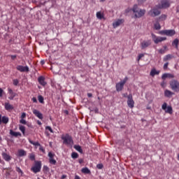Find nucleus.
<instances>
[{
    "label": "nucleus",
    "instance_id": "a878e982",
    "mask_svg": "<svg viewBox=\"0 0 179 179\" xmlns=\"http://www.w3.org/2000/svg\"><path fill=\"white\" fill-rule=\"evenodd\" d=\"M74 149L79 152V153H83V150H82V147L80 145H74Z\"/></svg>",
    "mask_w": 179,
    "mask_h": 179
},
{
    "label": "nucleus",
    "instance_id": "412c9836",
    "mask_svg": "<svg viewBox=\"0 0 179 179\" xmlns=\"http://www.w3.org/2000/svg\"><path fill=\"white\" fill-rule=\"evenodd\" d=\"M1 122H3V124H8V122H9V117L6 116H3L1 118V116H0V124Z\"/></svg>",
    "mask_w": 179,
    "mask_h": 179
},
{
    "label": "nucleus",
    "instance_id": "e433bc0d",
    "mask_svg": "<svg viewBox=\"0 0 179 179\" xmlns=\"http://www.w3.org/2000/svg\"><path fill=\"white\" fill-rule=\"evenodd\" d=\"M38 99L39 103H44V97H43V96L39 95L38 96Z\"/></svg>",
    "mask_w": 179,
    "mask_h": 179
},
{
    "label": "nucleus",
    "instance_id": "c85d7f7f",
    "mask_svg": "<svg viewBox=\"0 0 179 179\" xmlns=\"http://www.w3.org/2000/svg\"><path fill=\"white\" fill-rule=\"evenodd\" d=\"M173 58V55H166L164 57V61L166 62V61H169L170 59H171Z\"/></svg>",
    "mask_w": 179,
    "mask_h": 179
},
{
    "label": "nucleus",
    "instance_id": "6e6552de",
    "mask_svg": "<svg viewBox=\"0 0 179 179\" xmlns=\"http://www.w3.org/2000/svg\"><path fill=\"white\" fill-rule=\"evenodd\" d=\"M31 170L34 173H40V170H41V162H36L35 163V166L31 168Z\"/></svg>",
    "mask_w": 179,
    "mask_h": 179
},
{
    "label": "nucleus",
    "instance_id": "6ab92c4d",
    "mask_svg": "<svg viewBox=\"0 0 179 179\" xmlns=\"http://www.w3.org/2000/svg\"><path fill=\"white\" fill-rule=\"evenodd\" d=\"M169 6H170V3H169L168 1H164L162 2V6H159V9H162V8H169Z\"/></svg>",
    "mask_w": 179,
    "mask_h": 179
},
{
    "label": "nucleus",
    "instance_id": "2f4dec72",
    "mask_svg": "<svg viewBox=\"0 0 179 179\" xmlns=\"http://www.w3.org/2000/svg\"><path fill=\"white\" fill-rule=\"evenodd\" d=\"M15 170L18 174H20V176H23V171H22L19 166H16Z\"/></svg>",
    "mask_w": 179,
    "mask_h": 179
},
{
    "label": "nucleus",
    "instance_id": "c9c22d12",
    "mask_svg": "<svg viewBox=\"0 0 179 179\" xmlns=\"http://www.w3.org/2000/svg\"><path fill=\"white\" fill-rule=\"evenodd\" d=\"M167 49V46H164V49H159V54H164L166 52V50Z\"/></svg>",
    "mask_w": 179,
    "mask_h": 179
},
{
    "label": "nucleus",
    "instance_id": "393cba45",
    "mask_svg": "<svg viewBox=\"0 0 179 179\" xmlns=\"http://www.w3.org/2000/svg\"><path fill=\"white\" fill-rule=\"evenodd\" d=\"M81 171L84 174H90V173H91L90 169H89V168H87V167L83 168Z\"/></svg>",
    "mask_w": 179,
    "mask_h": 179
},
{
    "label": "nucleus",
    "instance_id": "b1692460",
    "mask_svg": "<svg viewBox=\"0 0 179 179\" xmlns=\"http://www.w3.org/2000/svg\"><path fill=\"white\" fill-rule=\"evenodd\" d=\"M160 73V71H156V69H153L151 70L150 75V76H155V75H159Z\"/></svg>",
    "mask_w": 179,
    "mask_h": 179
},
{
    "label": "nucleus",
    "instance_id": "5701e85b",
    "mask_svg": "<svg viewBox=\"0 0 179 179\" xmlns=\"http://www.w3.org/2000/svg\"><path fill=\"white\" fill-rule=\"evenodd\" d=\"M10 135H11V136H15V138L22 136L20 132L13 131L12 129L10 130Z\"/></svg>",
    "mask_w": 179,
    "mask_h": 179
},
{
    "label": "nucleus",
    "instance_id": "0e129e2a",
    "mask_svg": "<svg viewBox=\"0 0 179 179\" xmlns=\"http://www.w3.org/2000/svg\"><path fill=\"white\" fill-rule=\"evenodd\" d=\"M38 124L39 125H41V122H38Z\"/></svg>",
    "mask_w": 179,
    "mask_h": 179
},
{
    "label": "nucleus",
    "instance_id": "09e8293b",
    "mask_svg": "<svg viewBox=\"0 0 179 179\" xmlns=\"http://www.w3.org/2000/svg\"><path fill=\"white\" fill-rule=\"evenodd\" d=\"M166 83L164 82V80H163L162 83H161V86L162 87H164L166 86Z\"/></svg>",
    "mask_w": 179,
    "mask_h": 179
},
{
    "label": "nucleus",
    "instance_id": "2eb2a0df",
    "mask_svg": "<svg viewBox=\"0 0 179 179\" xmlns=\"http://www.w3.org/2000/svg\"><path fill=\"white\" fill-rule=\"evenodd\" d=\"M32 112L33 114L36 115V117H38V118H39V120H43V114L40 113V111L37 110L36 109H34Z\"/></svg>",
    "mask_w": 179,
    "mask_h": 179
},
{
    "label": "nucleus",
    "instance_id": "9d476101",
    "mask_svg": "<svg viewBox=\"0 0 179 179\" xmlns=\"http://www.w3.org/2000/svg\"><path fill=\"white\" fill-rule=\"evenodd\" d=\"M152 42L150 41H143L141 43V50H145V48H148L150 45H151Z\"/></svg>",
    "mask_w": 179,
    "mask_h": 179
},
{
    "label": "nucleus",
    "instance_id": "e2e57ef3",
    "mask_svg": "<svg viewBox=\"0 0 179 179\" xmlns=\"http://www.w3.org/2000/svg\"><path fill=\"white\" fill-rule=\"evenodd\" d=\"M106 0H100V2H105Z\"/></svg>",
    "mask_w": 179,
    "mask_h": 179
},
{
    "label": "nucleus",
    "instance_id": "49530a36",
    "mask_svg": "<svg viewBox=\"0 0 179 179\" xmlns=\"http://www.w3.org/2000/svg\"><path fill=\"white\" fill-rule=\"evenodd\" d=\"M97 169H99V170H101V169H103V164H99L96 165Z\"/></svg>",
    "mask_w": 179,
    "mask_h": 179
},
{
    "label": "nucleus",
    "instance_id": "7ed1b4c3",
    "mask_svg": "<svg viewBox=\"0 0 179 179\" xmlns=\"http://www.w3.org/2000/svg\"><path fill=\"white\" fill-rule=\"evenodd\" d=\"M128 82V77H125L123 80L116 83V90L117 92H121L124 89V85Z\"/></svg>",
    "mask_w": 179,
    "mask_h": 179
},
{
    "label": "nucleus",
    "instance_id": "a18cd8bd",
    "mask_svg": "<svg viewBox=\"0 0 179 179\" xmlns=\"http://www.w3.org/2000/svg\"><path fill=\"white\" fill-rule=\"evenodd\" d=\"M20 124H23L24 125H26V124H27V122H26V120L24 119H21L20 120Z\"/></svg>",
    "mask_w": 179,
    "mask_h": 179
},
{
    "label": "nucleus",
    "instance_id": "4be33fe9",
    "mask_svg": "<svg viewBox=\"0 0 179 179\" xmlns=\"http://www.w3.org/2000/svg\"><path fill=\"white\" fill-rule=\"evenodd\" d=\"M173 94H174V92H173L169 90H166L164 91L165 97H171V96H173Z\"/></svg>",
    "mask_w": 179,
    "mask_h": 179
},
{
    "label": "nucleus",
    "instance_id": "680f3d73",
    "mask_svg": "<svg viewBox=\"0 0 179 179\" xmlns=\"http://www.w3.org/2000/svg\"><path fill=\"white\" fill-rule=\"evenodd\" d=\"M75 179H80V177L78 176H75Z\"/></svg>",
    "mask_w": 179,
    "mask_h": 179
},
{
    "label": "nucleus",
    "instance_id": "6e6d98bb",
    "mask_svg": "<svg viewBox=\"0 0 179 179\" xmlns=\"http://www.w3.org/2000/svg\"><path fill=\"white\" fill-rule=\"evenodd\" d=\"M122 96H123L124 97H128V93L122 94Z\"/></svg>",
    "mask_w": 179,
    "mask_h": 179
},
{
    "label": "nucleus",
    "instance_id": "864d4df0",
    "mask_svg": "<svg viewBox=\"0 0 179 179\" xmlns=\"http://www.w3.org/2000/svg\"><path fill=\"white\" fill-rule=\"evenodd\" d=\"M32 101H33L34 103H37V99H36V97H33V98H32Z\"/></svg>",
    "mask_w": 179,
    "mask_h": 179
},
{
    "label": "nucleus",
    "instance_id": "a19ab883",
    "mask_svg": "<svg viewBox=\"0 0 179 179\" xmlns=\"http://www.w3.org/2000/svg\"><path fill=\"white\" fill-rule=\"evenodd\" d=\"M45 129H48V131H50V132H51V134H54V131L52 130L51 127L48 126V127H45Z\"/></svg>",
    "mask_w": 179,
    "mask_h": 179
},
{
    "label": "nucleus",
    "instance_id": "1a4fd4ad",
    "mask_svg": "<svg viewBox=\"0 0 179 179\" xmlns=\"http://www.w3.org/2000/svg\"><path fill=\"white\" fill-rule=\"evenodd\" d=\"M162 34H165V36H169L171 37L176 34V31L174 29H169V30H164L161 31Z\"/></svg>",
    "mask_w": 179,
    "mask_h": 179
},
{
    "label": "nucleus",
    "instance_id": "9b49d317",
    "mask_svg": "<svg viewBox=\"0 0 179 179\" xmlns=\"http://www.w3.org/2000/svg\"><path fill=\"white\" fill-rule=\"evenodd\" d=\"M54 156H55V154H52V152H49L48 153V157H49V162L50 163V164H57V161L55 159H54Z\"/></svg>",
    "mask_w": 179,
    "mask_h": 179
},
{
    "label": "nucleus",
    "instance_id": "aec40b11",
    "mask_svg": "<svg viewBox=\"0 0 179 179\" xmlns=\"http://www.w3.org/2000/svg\"><path fill=\"white\" fill-rule=\"evenodd\" d=\"M5 110L7 111H10V110H13L14 107L13 105H11L10 103L6 102L4 103Z\"/></svg>",
    "mask_w": 179,
    "mask_h": 179
},
{
    "label": "nucleus",
    "instance_id": "f257e3e1",
    "mask_svg": "<svg viewBox=\"0 0 179 179\" xmlns=\"http://www.w3.org/2000/svg\"><path fill=\"white\" fill-rule=\"evenodd\" d=\"M132 10L134 12V13H135V16L136 17H142V16H143L145 15V13H146V10H142L138 8V5H134Z\"/></svg>",
    "mask_w": 179,
    "mask_h": 179
},
{
    "label": "nucleus",
    "instance_id": "3c124183",
    "mask_svg": "<svg viewBox=\"0 0 179 179\" xmlns=\"http://www.w3.org/2000/svg\"><path fill=\"white\" fill-rule=\"evenodd\" d=\"M26 118V113H23L21 115V119Z\"/></svg>",
    "mask_w": 179,
    "mask_h": 179
},
{
    "label": "nucleus",
    "instance_id": "f3484780",
    "mask_svg": "<svg viewBox=\"0 0 179 179\" xmlns=\"http://www.w3.org/2000/svg\"><path fill=\"white\" fill-rule=\"evenodd\" d=\"M122 23H124V20H117V21H115V22L113 23V26L114 27V29L118 27V26H121V24H122Z\"/></svg>",
    "mask_w": 179,
    "mask_h": 179
},
{
    "label": "nucleus",
    "instance_id": "423d86ee",
    "mask_svg": "<svg viewBox=\"0 0 179 179\" xmlns=\"http://www.w3.org/2000/svg\"><path fill=\"white\" fill-rule=\"evenodd\" d=\"M160 13V9H159L158 8H154L148 12V15H150V16H152V17H155V16H159Z\"/></svg>",
    "mask_w": 179,
    "mask_h": 179
},
{
    "label": "nucleus",
    "instance_id": "39448f33",
    "mask_svg": "<svg viewBox=\"0 0 179 179\" xmlns=\"http://www.w3.org/2000/svg\"><path fill=\"white\" fill-rule=\"evenodd\" d=\"M151 36H152V41L155 44H159V43H162V41H164L166 40V37H160V36L157 37L154 34H152Z\"/></svg>",
    "mask_w": 179,
    "mask_h": 179
},
{
    "label": "nucleus",
    "instance_id": "8fccbe9b",
    "mask_svg": "<svg viewBox=\"0 0 179 179\" xmlns=\"http://www.w3.org/2000/svg\"><path fill=\"white\" fill-rule=\"evenodd\" d=\"M168 66H169V63H165L164 65V69H167Z\"/></svg>",
    "mask_w": 179,
    "mask_h": 179
},
{
    "label": "nucleus",
    "instance_id": "bf43d9fd",
    "mask_svg": "<svg viewBox=\"0 0 179 179\" xmlns=\"http://www.w3.org/2000/svg\"><path fill=\"white\" fill-rule=\"evenodd\" d=\"M64 178H66V175H63V176H62V179H64Z\"/></svg>",
    "mask_w": 179,
    "mask_h": 179
},
{
    "label": "nucleus",
    "instance_id": "72a5a7b5",
    "mask_svg": "<svg viewBox=\"0 0 179 179\" xmlns=\"http://www.w3.org/2000/svg\"><path fill=\"white\" fill-rule=\"evenodd\" d=\"M29 142L31 145H34V146H40V143L38 142H34L31 139L29 140Z\"/></svg>",
    "mask_w": 179,
    "mask_h": 179
},
{
    "label": "nucleus",
    "instance_id": "58836bf2",
    "mask_svg": "<svg viewBox=\"0 0 179 179\" xmlns=\"http://www.w3.org/2000/svg\"><path fill=\"white\" fill-rule=\"evenodd\" d=\"M162 110H167V103H164L162 106Z\"/></svg>",
    "mask_w": 179,
    "mask_h": 179
},
{
    "label": "nucleus",
    "instance_id": "4c0bfd02",
    "mask_svg": "<svg viewBox=\"0 0 179 179\" xmlns=\"http://www.w3.org/2000/svg\"><path fill=\"white\" fill-rule=\"evenodd\" d=\"M159 20H162V21L166 20V19H167V15L163 14V15H162L159 17Z\"/></svg>",
    "mask_w": 179,
    "mask_h": 179
},
{
    "label": "nucleus",
    "instance_id": "0eeeda50",
    "mask_svg": "<svg viewBox=\"0 0 179 179\" xmlns=\"http://www.w3.org/2000/svg\"><path fill=\"white\" fill-rule=\"evenodd\" d=\"M135 104V101H134V99L132 98V94H130L127 96V106L129 107V108H134Z\"/></svg>",
    "mask_w": 179,
    "mask_h": 179
},
{
    "label": "nucleus",
    "instance_id": "052dcab7",
    "mask_svg": "<svg viewBox=\"0 0 179 179\" xmlns=\"http://www.w3.org/2000/svg\"><path fill=\"white\" fill-rule=\"evenodd\" d=\"M65 114H66L68 115V114H69V112L68 110H64Z\"/></svg>",
    "mask_w": 179,
    "mask_h": 179
},
{
    "label": "nucleus",
    "instance_id": "f704fd0d",
    "mask_svg": "<svg viewBox=\"0 0 179 179\" xmlns=\"http://www.w3.org/2000/svg\"><path fill=\"white\" fill-rule=\"evenodd\" d=\"M71 157L72 159H78V157H79V154H78V152H72Z\"/></svg>",
    "mask_w": 179,
    "mask_h": 179
},
{
    "label": "nucleus",
    "instance_id": "ea45409f",
    "mask_svg": "<svg viewBox=\"0 0 179 179\" xmlns=\"http://www.w3.org/2000/svg\"><path fill=\"white\" fill-rule=\"evenodd\" d=\"M167 78H168V73H164L162 76V79H163V80H166Z\"/></svg>",
    "mask_w": 179,
    "mask_h": 179
},
{
    "label": "nucleus",
    "instance_id": "f8f14e48",
    "mask_svg": "<svg viewBox=\"0 0 179 179\" xmlns=\"http://www.w3.org/2000/svg\"><path fill=\"white\" fill-rule=\"evenodd\" d=\"M8 94H9V100H13V99H15V97H16L17 94L16 92H14L13 90L10 88H8Z\"/></svg>",
    "mask_w": 179,
    "mask_h": 179
},
{
    "label": "nucleus",
    "instance_id": "dca6fc26",
    "mask_svg": "<svg viewBox=\"0 0 179 179\" xmlns=\"http://www.w3.org/2000/svg\"><path fill=\"white\" fill-rule=\"evenodd\" d=\"M3 159H4V160L6 162H10V160H12V157H10V155L6 154V152H2L1 154Z\"/></svg>",
    "mask_w": 179,
    "mask_h": 179
},
{
    "label": "nucleus",
    "instance_id": "37998d69",
    "mask_svg": "<svg viewBox=\"0 0 179 179\" xmlns=\"http://www.w3.org/2000/svg\"><path fill=\"white\" fill-rule=\"evenodd\" d=\"M143 57H145V55L140 54L138 57L137 61L139 62V61H141V58H143Z\"/></svg>",
    "mask_w": 179,
    "mask_h": 179
},
{
    "label": "nucleus",
    "instance_id": "473e14b6",
    "mask_svg": "<svg viewBox=\"0 0 179 179\" xmlns=\"http://www.w3.org/2000/svg\"><path fill=\"white\" fill-rule=\"evenodd\" d=\"M19 129H20V131H21V132H22L23 135H24V132L26 131V127H24V126H23V125H20Z\"/></svg>",
    "mask_w": 179,
    "mask_h": 179
},
{
    "label": "nucleus",
    "instance_id": "c756f323",
    "mask_svg": "<svg viewBox=\"0 0 179 179\" xmlns=\"http://www.w3.org/2000/svg\"><path fill=\"white\" fill-rule=\"evenodd\" d=\"M178 39L176 38L173 43H172V45H175L176 48H178Z\"/></svg>",
    "mask_w": 179,
    "mask_h": 179
},
{
    "label": "nucleus",
    "instance_id": "f03ea898",
    "mask_svg": "<svg viewBox=\"0 0 179 179\" xmlns=\"http://www.w3.org/2000/svg\"><path fill=\"white\" fill-rule=\"evenodd\" d=\"M62 139L63 141V143L66 145V146H71L72 143H73V140H72V137L69 136V134L62 136Z\"/></svg>",
    "mask_w": 179,
    "mask_h": 179
},
{
    "label": "nucleus",
    "instance_id": "5fc2aeb1",
    "mask_svg": "<svg viewBox=\"0 0 179 179\" xmlns=\"http://www.w3.org/2000/svg\"><path fill=\"white\" fill-rule=\"evenodd\" d=\"M78 162L80 163V164H82V163H83V159H80L78 160Z\"/></svg>",
    "mask_w": 179,
    "mask_h": 179
},
{
    "label": "nucleus",
    "instance_id": "ddd939ff",
    "mask_svg": "<svg viewBox=\"0 0 179 179\" xmlns=\"http://www.w3.org/2000/svg\"><path fill=\"white\" fill-rule=\"evenodd\" d=\"M17 70L20 71V72H29V66H23L21 65H19L17 66Z\"/></svg>",
    "mask_w": 179,
    "mask_h": 179
},
{
    "label": "nucleus",
    "instance_id": "79ce46f5",
    "mask_svg": "<svg viewBox=\"0 0 179 179\" xmlns=\"http://www.w3.org/2000/svg\"><path fill=\"white\" fill-rule=\"evenodd\" d=\"M13 82L14 86H17V85H19V80L17 79L13 80Z\"/></svg>",
    "mask_w": 179,
    "mask_h": 179
},
{
    "label": "nucleus",
    "instance_id": "4d7b16f0",
    "mask_svg": "<svg viewBox=\"0 0 179 179\" xmlns=\"http://www.w3.org/2000/svg\"><path fill=\"white\" fill-rule=\"evenodd\" d=\"M87 96H88V97H92V96H93V94H92V93H88V94H87Z\"/></svg>",
    "mask_w": 179,
    "mask_h": 179
},
{
    "label": "nucleus",
    "instance_id": "69168bd1",
    "mask_svg": "<svg viewBox=\"0 0 179 179\" xmlns=\"http://www.w3.org/2000/svg\"><path fill=\"white\" fill-rule=\"evenodd\" d=\"M40 149H41V150H42V151L43 150L42 148H40Z\"/></svg>",
    "mask_w": 179,
    "mask_h": 179
},
{
    "label": "nucleus",
    "instance_id": "cd10ccee",
    "mask_svg": "<svg viewBox=\"0 0 179 179\" xmlns=\"http://www.w3.org/2000/svg\"><path fill=\"white\" fill-rule=\"evenodd\" d=\"M96 17H97V19H99L100 20H101V19H104V15L103 14H101V12H97Z\"/></svg>",
    "mask_w": 179,
    "mask_h": 179
},
{
    "label": "nucleus",
    "instance_id": "c03bdc74",
    "mask_svg": "<svg viewBox=\"0 0 179 179\" xmlns=\"http://www.w3.org/2000/svg\"><path fill=\"white\" fill-rule=\"evenodd\" d=\"M29 159H30V160H32V161L35 160L36 157L34 156V154H30Z\"/></svg>",
    "mask_w": 179,
    "mask_h": 179
},
{
    "label": "nucleus",
    "instance_id": "603ef678",
    "mask_svg": "<svg viewBox=\"0 0 179 179\" xmlns=\"http://www.w3.org/2000/svg\"><path fill=\"white\" fill-rule=\"evenodd\" d=\"M3 93V90H2V88H0V97H2Z\"/></svg>",
    "mask_w": 179,
    "mask_h": 179
},
{
    "label": "nucleus",
    "instance_id": "338daca9",
    "mask_svg": "<svg viewBox=\"0 0 179 179\" xmlns=\"http://www.w3.org/2000/svg\"><path fill=\"white\" fill-rule=\"evenodd\" d=\"M0 163H1V159H0Z\"/></svg>",
    "mask_w": 179,
    "mask_h": 179
},
{
    "label": "nucleus",
    "instance_id": "13d9d810",
    "mask_svg": "<svg viewBox=\"0 0 179 179\" xmlns=\"http://www.w3.org/2000/svg\"><path fill=\"white\" fill-rule=\"evenodd\" d=\"M12 59H15L16 58V55H11Z\"/></svg>",
    "mask_w": 179,
    "mask_h": 179
},
{
    "label": "nucleus",
    "instance_id": "bb28decb",
    "mask_svg": "<svg viewBox=\"0 0 179 179\" xmlns=\"http://www.w3.org/2000/svg\"><path fill=\"white\" fill-rule=\"evenodd\" d=\"M165 113H167L168 114H173V108L171 106H167L165 110Z\"/></svg>",
    "mask_w": 179,
    "mask_h": 179
},
{
    "label": "nucleus",
    "instance_id": "20e7f679",
    "mask_svg": "<svg viewBox=\"0 0 179 179\" xmlns=\"http://www.w3.org/2000/svg\"><path fill=\"white\" fill-rule=\"evenodd\" d=\"M171 89L173 90V92H179V82L177 80H172L170 82Z\"/></svg>",
    "mask_w": 179,
    "mask_h": 179
},
{
    "label": "nucleus",
    "instance_id": "a211bd4d",
    "mask_svg": "<svg viewBox=\"0 0 179 179\" xmlns=\"http://www.w3.org/2000/svg\"><path fill=\"white\" fill-rule=\"evenodd\" d=\"M27 152L24 150H18L17 156L18 157H23V156H26Z\"/></svg>",
    "mask_w": 179,
    "mask_h": 179
},
{
    "label": "nucleus",
    "instance_id": "de8ad7c7",
    "mask_svg": "<svg viewBox=\"0 0 179 179\" xmlns=\"http://www.w3.org/2000/svg\"><path fill=\"white\" fill-rule=\"evenodd\" d=\"M168 78H169V79H173L174 76H173V74L168 73Z\"/></svg>",
    "mask_w": 179,
    "mask_h": 179
},
{
    "label": "nucleus",
    "instance_id": "7c9ffc66",
    "mask_svg": "<svg viewBox=\"0 0 179 179\" xmlns=\"http://www.w3.org/2000/svg\"><path fill=\"white\" fill-rule=\"evenodd\" d=\"M154 27H155V30H160V29H162V27L160 26V24L159 22H156L154 24Z\"/></svg>",
    "mask_w": 179,
    "mask_h": 179
},
{
    "label": "nucleus",
    "instance_id": "4468645a",
    "mask_svg": "<svg viewBox=\"0 0 179 179\" xmlns=\"http://www.w3.org/2000/svg\"><path fill=\"white\" fill-rule=\"evenodd\" d=\"M38 81L41 85V86H45L47 85V82H45V78L44 76H40L38 78Z\"/></svg>",
    "mask_w": 179,
    "mask_h": 179
}]
</instances>
